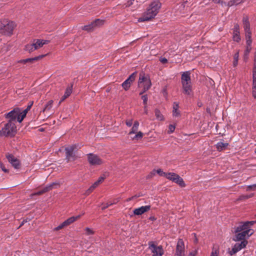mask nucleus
<instances>
[{
    "label": "nucleus",
    "instance_id": "60",
    "mask_svg": "<svg viewBox=\"0 0 256 256\" xmlns=\"http://www.w3.org/2000/svg\"><path fill=\"white\" fill-rule=\"evenodd\" d=\"M252 88H254V89L256 88V80H255V81H253Z\"/></svg>",
    "mask_w": 256,
    "mask_h": 256
},
{
    "label": "nucleus",
    "instance_id": "39",
    "mask_svg": "<svg viewBox=\"0 0 256 256\" xmlns=\"http://www.w3.org/2000/svg\"><path fill=\"white\" fill-rule=\"evenodd\" d=\"M85 230H86V234L87 235H91V234H94V231L92 229H90L88 228H86Z\"/></svg>",
    "mask_w": 256,
    "mask_h": 256
},
{
    "label": "nucleus",
    "instance_id": "64",
    "mask_svg": "<svg viewBox=\"0 0 256 256\" xmlns=\"http://www.w3.org/2000/svg\"><path fill=\"white\" fill-rule=\"evenodd\" d=\"M253 76H256V68H253Z\"/></svg>",
    "mask_w": 256,
    "mask_h": 256
},
{
    "label": "nucleus",
    "instance_id": "42",
    "mask_svg": "<svg viewBox=\"0 0 256 256\" xmlns=\"http://www.w3.org/2000/svg\"><path fill=\"white\" fill-rule=\"evenodd\" d=\"M0 168H1L3 172H4L7 173L8 172V170L5 168L4 166V164L2 163V162L0 160Z\"/></svg>",
    "mask_w": 256,
    "mask_h": 256
},
{
    "label": "nucleus",
    "instance_id": "47",
    "mask_svg": "<svg viewBox=\"0 0 256 256\" xmlns=\"http://www.w3.org/2000/svg\"><path fill=\"white\" fill-rule=\"evenodd\" d=\"M112 204H113L112 203L108 202L106 204L104 205V206L102 207V210H104L107 208H108L110 206H112Z\"/></svg>",
    "mask_w": 256,
    "mask_h": 256
},
{
    "label": "nucleus",
    "instance_id": "53",
    "mask_svg": "<svg viewBox=\"0 0 256 256\" xmlns=\"http://www.w3.org/2000/svg\"><path fill=\"white\" fill-rule=\"evenodd\" d=\"M242 21H243V24H245L246 22V23L249 22L248 18L247 16L244 17Z\"/></svg>",
    "mask_w": 256,
    "mask_h": 256
},
{
    "label": "nucleus",
    "instance_id": "51",
    "mask_svg": "<svg viewBox=\"0 0 256 256\" xmlns=\"http://www.w3.org/2000/svg\"><path fill=\"white\" fill-rule=\"evenodd\" d=\"M218 252L216 250H213L211 253L210 256H218Z\"/></svg>",
    "mask_w": 256,
    "mask_h": 256
},
{
    "label": "nucleus",
    "instance_id": "55",
    "mask_svg": "<svg viewBox=\"0 0 256 256\" xmlns=\"http://www.w3.org/2000/svg\"><path fill=\"white\" fill-rule=\"evenodd\" d=\"M252 94L254 98H256V88H252Z\"/></svg>",
    "mask_w": 256,
    "mask_h": 256
},
{
    "label": "nucleus",
    "instance_id": "43",
    "mask_svg": "<svg viewBox=\"0 0 256 256\" xmlns=\"http://www.w3.org/2000/svg\"><path fill=\"white\" fill-rule=\"evenodd\" d=\"M156 170H152L147 176V178H150L154 176L156 174Z\"/></svg>",
    "mask_w": 256,
    "mask_h": 256
},
{
    "label": "nucleus",
    "instance_id": "17",
    "mask_svg": "<svg viewBox=\"0 0 256 256\" xmlns=\"http://www.w3.org/2000/svg\"><path fill=\"white\" fill-rule=\"evenodd\" d=\"M136 75V72L132 73L125 81H124V82H122V86L124 90H127L129 89L131 84L134 80Z\"/></svg>",
    "mask_w": 256,
    "mask_h": 256
},
{
    "label": "nucleus",
    "instance_id": "29",
    "mask_svg": "<svg viewBox=\"0 0 256 256\" xmlns=\"http://www.w3.org/2000/svg\"><path fill=\"white\" fill-rule=\"evenodd\" d=\"M143 133L141 132H137L134 136L132 137V140H138L141 139L143 136Z\"/></svg>",
    "mask_w": 256,
    "mask_h": 256
},
{
    "label": "nucleus",
    "instance_id": "38",
    "mask_svg": "<svg viewBox=\"0 0 256 256\" xmlns=\"http://www.w3.org/2000/svg\"><path fill=\"white\" fill-rule=\"evenodd\" d=\"M233 32L239 33L240 32V26L238 24H234L233 28Z\"/></svg>",
    "mask_w": 256,
    "mask_h": 256
},
{
    "label": "nucleus",
    "instance_id": "37",
    "mask_svg": "<svg viewBox=\"0 0 256 256\" xmlns=\"http://www.w3.org/2000/svg\"><path fill=\"white\" fill-rule=\"evenodd\" d=\"M138 128L136 126H132L130 131V132L128 134L131 135L133 134H136L138 132Z\"/></svg>",
    "mask_w": 256,
    "mask_h": 256
},
{
    "label": "nucleus",
    "instance_id": "61",
    "mask_svg": "<svg viewBox=\"0 0 256 256\" xmlns=\"http://www.w3.org/2000/svg\"><path fill=\"white\" fill-rule=\"evenodd\" d=\"M196 251H195L194 252H192L190 253L189 256H195L196 255Z\"/></svg>",
    "mask_w": 256,
    "mask_h": 256
},
{
    "label": "nucleus",
    "instance_id": "22",
    "mask_svg": "<svg viewBox=\"0 0 256 256\" xmlns=\"http://www.w3.org/2000/svg\"><path fill=\"white\" fill-rule=\"evenodd\" d=\"M172 116L174 117H180L181 116L180 112L179 110V104L176 102L173 103L172 106Z\"/></svg>",
    "mask_w": 256,
    "mask_h": 256
},
{
    "label": "nucleus",
    "instance_id": "6",
    "mask_svg": "<svg viewBox=\"0 0 256 256\" xmlns=\"http://www.w3.org/2000/svg\"><path fill=\"white\" fill-rule=\"evenodd\" d=\"M152 84L150 79L146 76L144 74L140 73V74L138 86L140 88H142V91L140 92V94L148 90L151 86Z\"/></svg>",
    "mask_w": 256,
    "mask_h": 256
},
{
    "label": "nucleus",
    "instance_id": "35",
    "mask_svg": "<svg viewBox=\"0 0 256 256\" xmlns=\"http://www.w3.org/2000/svg\"><path fill=\"white\" fill-rule=\"evenodd\" d=\"M240 2H241L239 1L238 0H230L228 3V6H230L234 4L237 5Z\"/></svg>",
    "mask_w": 256,
    "mask_h": 256
},
{
    "label": "nucleus",
    "instance_id": "48",
    "mask_svg": "<svg viewBox=\"0 0 256 256\" xmlns=\"http://www.w3.org/2000/svg\"><path fill=\"white\" fill-rule=\"evenodd\" d=\"M134 0H130L125 4L126 7H128L133 4V2Z\"/></svg>",
    "mask_w": 256,
    "mask_h": 256
},
{
    "label": "nucleus",
    "instance_id": "18",
    "mask_svg": "<svg viewBox=\"0 0 256 256\" xmlns=\"http://www.w3.org/2000/svg\"><path fill=\"white\" fill-rule=\"evenodd\" d=\"M57 186H60V184L56 182H53L45 187L42 190H39L35 193L32 194V196L42 195L46 192L50 191L54 188H57Z\"/></svg>",
    "mask_w": 256,
    "mask_h": 256
},
{
    "label": "nucleus",
    "instance_id": "57",
    "mask_svg": "<svg viewBox=\"0 0 256 256\" xmlns=\"http://www.w3.org/2000/svg\"><path fill=\"white\" fill-rule=\"evenodd\" d=\"M254 188H256V184L249 186L248 188V190L252 189Z\"/></svg>",
    "mask_w": 256,
    "mask_h": 256
},
{
    "label": "nucleus",
    "instance_id": "14",
    "mask_svg": "<svg viewBox=\"0 0 256 256\" xmlns=\"http://www.w3.org/2000/svg\"><path fill=\"white\" fill-rule=\"evenodd\" d=\"M20 109L19 108H15L12 111L5 114L6 118L9 120L8 122H14L18 118V114H20Z\"/></svg>",
    "mask_w": 256,
    "mask_h": 256
},
{
    "label": "nucleus",
    "instance_id": "41",
    "mask_svg": "<svg viewBox=\"0 0 256 256\" xmlns=\"http://www.w3.org/2000/svg\"><path fill=\"white\" fill-rule=\"evenodd\" d=\"M246 40H251V32L249 30L248 32L246 31Z\"/></svg>",
    "mask_w": 256,
    "mask_h": 256
},
{
    "label": "nucleus",
    "instance_id": "31",
    "mask_svg": "<svg viewBox=\"0 0 256 256\" xmlns=\"http://www.w3.org/2000/svg\"><path fill=\"white\" fill-rule=\"evenodd\" d=\"M233 40L236 42H240L241 38L239 33L233 32Z\"/></svg>",
    "mask_w": 256,
    "mask_h": 256
},
{
    "label": "nucleus",
    "instance_id": "1",
    "mask_svg": "<svg viewBox=\"0 0 256 256\" xmlns=\"http://www.w3.org/2000/svg\"><path fill=\"white\" fill-rule=\"evenodd\" d=\"M255 222V221L242 222L238 226H234V232L236 234L233 240L234 241L246 240V238H248L254 234V230L250 228V226Z\"/></svg>",
    "mask_w": 256,
    "mask_h": 256
},
{
    "label": "nucleus",
    "instance_id": "23",
    "mask_svg": "<svg viewBox=\"0 0 256 256\" xmlns=\"http://www.w3.org/2000/svg\"><path fill=\"white\" fill-rule=\"evenodd\" d=\"M49 41L46 40H36L34 42V44L35 49L37 50L41 47H42L44 44H48Z\"/></svg>",
    "mask_w": 256,
    "mask_h": 256
},
{
    "label": "nucleus",
    "instance_id": "16",
    "mask_svg": "<svg viewBox=\"0 0 256 256\" xmlns=\"http://www.w3.org/2000/svg\"><path fill=\"white\" fill-rule=\"evenodd\" d=\"M184 244L182 239L178 240L174 256H184Z\"/></svg>",
    "mask_w": 256,
    "mask_h": 256
},
{
    "label": "nucleus",
    "instance_id": "40",
    "mask_svg": "<svg viewBox=\"0 0 256 256\" xmlns=\"http://www.w3.org/2000/svg\"><path fill=\"white\" fill-rule=\"evenodd\" d=\"M244 24V31H249L250 30V24L249 22L248 23H245V24Z\"/></svg>",
    "mask_w": 256,
    "mask_h": 256
},
{
    "label": "nucleus",
    "instance_id": "26",
    "mask_svg": "<svg viewBox=\"0 0 256 256\" xmlns=\"http://www.w3.org/2000/svg\"><path fill=\"white\" fill-rule=\"evenodd\" d=\"M36 58H28L24 59V60H18V62L22 63V64H26V63L32 64L34 62L36 61Z\"/></svg>",
    "mask_w": 256,
    "mask_h": 256
},
{
    "label": "nucleus",
    "instance_id": "62",
    "mask_svg": "<svg viewBox=\"0 0 256 256\" xmlns=\"http://www.w3.org/2000/svg\"><path fill=\"white\" fill-rule=\"evenodd\" d=\"M99 184H100L98 183V182L96 181L92 185H94L96 188Z\"/></svg>",
    "mask_w": 256,
    "mask_h": 256
},
{
    "label": "nucleus",
    "instance_id": "7",
    "mask_svg": "<svg viewBox=\"0 0 256 256\" xmlns=\"http://www.w3.org/2000/svg\"><path fill=\"white\" fill-rule=\"evenodd\" d=\"M76 148V146L74 145L70 146L65 148L66 158L68 162L74 161L79 158L76 152H74Z\"/></svg>",
    "mask_w": 256,
    "mask_h": 256
},
{
    "label": "nucleus",
    "instance_id": "3",
    "mask_svg": "<svg viewBox=\"0 0 256 256\" xmlns=\"http://www.w3.org/2000/svg\"><path fill=\"white\" fill-rule=\"evenodd\" d=\"M181 82L183 93L188 96L192 95V83L190 72H185L182 74Z\"/></svg>",
    "mask_w": 256,
    "mask_h": 256
},
{
    "label": "nucleus",
    "instance_id": "32",
    "mask_svg": "<svg viewBox=\"0 0 256 256\" xmlns=\"http://www.w3.org/2000/svg\"><path fill=\"white\" fill-rule=\"evenodd\" d=\"M155 116L156 117V118L160 120H164L163 116L160 113V111L158 110H156Z\"/></svg>",
    "mask_w": 256,
    "mask_h": 256
},
{
    "label": "nucleus",
    "instance_id": "5",
    "mask_svg": "<svg viewBox=\"0 0 256 256\" xmlns=\"http://www.w3.org/2000/svg\"><path fill=\"white\" fill-rule=\"evenodd\" d=\"M16 132V126L14 122H8L0 131V136H13Z\"/></svg>",
    "mask_w": 256,
    "mask_h": 256
},
{
    "label": "nucleus",
    "instance_id": "9",
    "mask_svg": "<svg viewBox=\"0 0 256 256\" xmlns=\"http://www.w3.org/2000/svg\"><path fill=\"white\" fill-rule=\"evenodd\" d=\"M148 248L152 253V256H162L164 250L162 246H156L153 242H148Z\"/></svg>",
    "mask_w": 256,
    "mask_h": 256
},
{
    "label": "nucleus",
    "instance_id": "10",
    "mask_svg": "<svg viewBox=\"0 0 256 256\" xmlns=\"http://www.w3.org/2000/svg\"><path fill=\"white\" fill-rule=\"evenodd\" d=\"M165 178H166L172 181L173 182L176 183L181 187H184L186 186V184L183 179L182 178H180L178 174L175 173H166Z\"/></svg>",
    "mask_w": 256,
    "mask_h": 256
},
{
    "label": "nucleus",
    "instance_id": "49",
    "mask_svg": "<svg viewBox=\"0 0 256 256\" xmlns=\"http://www.w3.org/2000/svg\"><path fill=\"white\" fill-rule=\"evenodd\" d=\"M160 61L163 64H166L168 62V60L165 58H160Z\"/></svg>",
    "mask_w": 256,
    "mask_h": 256
},
{
    "label": "nucleus",
    "instance_id": "34",
    "mask_svg": "<svg viewBox=\"0 0 256 256\" xmlns=\"http://www.w3.org/2000/svg\"><path fill=\"white\" fill-rule=\"evenodd\" d=\"M156 173L158 174L160 176L164 177H166V173L164 172L160 168L156 170Z\"/></svg>",
    "mask_w": 256,
    "mask_h": 256
},
{
    "label": "nucleus",
    "instance_id": "58",
    "mask_svg": "<svg viewBox=\"0 0 256 256\" xmlns=\"http://www.w3.org/2000/svg\"><path fill=\"white\" fill-rule=\"evenodd\" d=\"M31 106H30L29 104L27 108L26 109H25L24 111H26V114L28 113V112L30 110L31 108Z\"/></svg>",
    "mask_w": 256,
    "mask_h": 256
},
{
    "label": "nucleus",
    "instance_id": "36",
    "mask_svg": "<svg viewBox=\"0 0 256 256\" xmlns=\"http://www.w3.org/2000/svg\"><path fill=\"white\" fill-rule=\"evenodd\" d=\"M252 196H253V194H250L249 195L246 194V195L241 196L240 197V200H243L248 199L250 198H252Z\"/></svg>",
    "mask_w": 256,
    "mask_h": 256
},
{
    "label": "nucleus",
    "instance_id": "30",
    "mask_svg": "<svg viewBox=\"0 0 256 256\" xmlns=\"http://www.w3.org/2000/svg\"><path fill=\"white\" fill-rule=\"evenodd\" d=\"M52 104H53V100H49L48 102V103L46 104V105L44 108L43 110V111L46 112V111L50 110L52 106Z\"/></svg>",
    "mask_w": 256,
    "mask_h": 256
},
{
    "label": "nucleus",
    "instance_id": "56",
    "mask_svg": "<svg viewBox=\"0 0 256 256\" xmlns=\"http://www.w3.org/2000/svg\"><path fill=\"white\" fill-rule=\"evenodd\" d=\"M133 126H136V127L137 128H138V126H139V122H138V121H135L134 122V124H133Z\"/></svg>",
    "mask_w": 256,
    "mask_h": 256
},
{
    "label": "nucleus",
    "instance_id": "63",
    "mask_svg": "<svg viewBox=\"0 0 256 256\" xmlns=\"http://www.w3.org/2000/svg\"><path fill=\"white\" fill-rule=\"evenodd\" d=\"M150 220H152V221H154L155 220H156V218L154 217V216H150Z\"/></svg>",
    "mask_w": 256,
    "mask_h": 256
},
{
    "label": "nucleus",
    "instance_id": "50",
    "mask_svg": "<svg viewBox=\"0 0 256 256\" xmlns=\"http://www.w3.org/2000/svg\"><path fill=\"white\" fill-rule=\"evenodd\" d=\"M126 124L128 126H131L132 124V120H127L126 122Z\"/></svg>",
    "mask_w": 256,
    "mask_h": 256
},
{
    "label": "nucleus",
    "instance_id": "59",
    "mask_svg": "<svg viewBox=\"0 0 256 256\" xmlns=\"http://www.w3.org/2000/svg\"><path fill=\"white\" fill-rule=\"evenodd\" d=\"M144 112L145 114H148V109H147V106H144Z\"/></svg>",
    "mask_w": 256,
    "mask_h": 256
},
{
    "label": "nucleus",
    "instance_id": "27",
    "mask_svg": "<svg viewBox=\"0 0 256 256\" xmlns=\"http://www.w3.org/2000/svg\"><path fill=\"white\" fill-rule=\"evenodd\" d=\"M26 111H22V112H20V114H18V116L17 120L19 122H21L26 116Z\"/></svg>",
    "mask_w": 256,
    "mask_h": 256
},
{
    "label": "nucleus",
    "instance_id": "44",
    "mask_svg": "<svg viewBox=\"0 0 256 256\" xmlns=\"http://www.w3.org/2000/svg\"><path fill=\"white\" fill-rule=\"evenodd\" d=\"M142 98L143 100V104L144 106H147L148 96L146 95H144L142 96Z\"/></svg>",
    "mask_w": 256,
    "mask_h": 256
},
{
    "label": "nucleus",
    "instance_id": "4",
    "mask_svg": "<svg viewBox=\"0 0 256 256\" xmlns=\"http://www.w3.org/2000/svg\"><path fill=\"white\" fill-rule=\"evenodd\" d=\"M16 24L12 21L8 20H2L0 22V33L4 35L10 36L12 34V32Z\"/></svg>",
    "mask_w": 256,
    "mask_h": 256
},
{
    "label": "nucleus",
    "instance_id": "13",
    "mask_svg": "<svg viewBox=\"0 0 256 256\" xmlns=\"http://www.w3.org/2000/svg\"><path fill=\"white\" fill-rule=\"evenodd\" d=\"M6 156L8 162L16 169H18L20 166V162L18 159L14 157V155L10 153H6Z\"/></svg>",
    "mask_w": 256,
    "mask_h": 256
},
{
    "label": "nucleus",
    "instance_id": "54",
    "mask_svg": "<svg viewBox=\"0 0 256 256\" xmlns=\"http://www.w3.org/2000/svg\"><path fill=\"white\" fill-rule=\"evenodd\" d=\"M46 55H41V56H36V57H34V58H36V60H38L42 58H44Z\"/></svg>",
    "mask_w": 256,
    "mask_h": 256
},
{
    "label": "nucleus",
    "instance_id": "11",
    "mask_svg": "<svg viewBox=\"0 0 256 256\" xmlns=\"http://www.w3.org/2000/svg\"><path fill=\"white\" fill-rule=\"evenodd\" d=\"M84 214V213H82L81 215H78L76 216H72V217L68 218V219H67L66 220L64 221L62 223L60 224L58 226L55 228H54V230L58 231V230H60L63 228H64L66 226H67L70 225V224H72L76 220H78L81 217V216L82 215Z\"/></svg>",
    "mask_w": 256,
    "mask_h": 256
},
{
    "label": "nucleus",
    "instance_id": "8",
    "mask_svg": "<svg viewBox=\"0 0 256 256\" xmlns=\"http://www.w3.org/2000/svg\"><path fill=\"white\" fill-rule=\"evenodd\" d=\"M88 161L90 166H98L103 164V160L98 155L92 153L86 154Z\"/></svg>",
    "mask_w": 256,
    "mask_h": 256
},
{
    "label": "nucleus",
    "instance_id": "46",
    "mask_svg": "<svg viewBox=\"0 0 256 256\" xmlns=\"http://www.w3.org/2000/svg\"><path fill=\"white\" fill-rule=\"evenodd\" d=\"M93 190L91 187H90V188L86 191L84 194L86 196H88Z\"/></svg>",
    "mask_w": 256,
    "mask_h": 256
},
{
    "label": "nucleus",
    "instance_id": "24",
    "mask_svg": "<svg viewBox=\"0 0 256 256\" xmlns=\"http://www.w3.org/2000/svg\"><path fill=\"white\" fill-rule=\"evenodd\" d=\"M228 146V142H220L216 144V147L218 151L220 152L226 150Z\"/></svg>",
    "mask_w": 256,
    "mask_h": 256
},
{
    "label": "nucleus",
    "instance_id": "15",
    "mask_svg": "<svg viewBox=\"0 0 256 256\" xmlns=\"http://www.w3.org/2000/svg\"><path fill=\"white\" fill-rule=\"evenodd\" d=\"M104 24V20L100 19H96L94 22H92L90 24L84 26L83 28V30L90 31L96 26H99L102 25Z\"/></svg>",
    "mask_w": 256,
    "mask_h": 256
},
{
    "label": "nucleus",
    "instance_id": "19",
    "mask_svg": "<svg viewBox=\"0 0 256 256\" xmlns=\"http://www.w3.org/2000/svg\"><path fill=\"white\" fill-rule=\"evenodd\" d=\"M248 244L247 240H243L240 243H236L234 247L232 248V250L230 252V254L231 256L235 254L242 248H244Z\"/></svg>",
    "mask_w": 256,
    "mask_h": 256
},
{
    "label": "nucleus",
    "instance_id": "52",
    "mask_svg": "<svg viewBox=\"0 0 256 256\" xmlns=\"http://www.w3.org/2000/svg\"><path fill=\"white\" fill-rule=\"evenodd\" d=\"M105 178L106 176H100V178H99L97 182H98V183L100 184L104 181Z\"/></svg>",
    "mask_w": 256,
    "mask_h": 256
},
{
    "label": "nucleus",
    "instance_id": "28",
    "mask_svg": "<svg viewBox=\"0 0 256 256\" xmlns=\"http://www.w3.org/2000/svg\"><path fill=\"white\" fill-rule=\"evenodd\" d=\"M25 50L26 51H28L29 52H31L34 50H36L35 49V46L34 44H28L25 46Z\"/></svg>",
    "mask_w": 256,
    "mask_h": 256
},
{
    "label": "nucleus",
    "instance_id": "25",
    "mask_svg": "<svg viewBox=\"0 0 256 256\" xmlns=\"http://www.w3.org/2000/svg\"><path fill=\"white\" fill-rule=\"evenodd\" d=\"M252 43V40H248L246 42V46L244 51V56H248L252 50L251 44Z\"/></svg>",
    "mask_w": 256,
    "mask_h": 256
},
{
    "label": "nucleus",
    "instance_id": "33",
    "mask_svg": "<svg viewBox=\"0 0 256 256\" xmlns=\"http://www.w3.org/2000/svg\"><path fill=\"white\" fill-rule=\"evenodd\" d=\"M238 57H239V52H238L234 54V60L233 62V65L234 66H236L238 65Z\"/></svg>",
    "mask_w": 256,
    "mask_h": 256
},
{
    "label": "nucleus",
    "instance_id": "45",
    "mask_svg": "<svg viewBox=\"0 0 256 256\" xmlns=\"http://www.w3.org/2000/svg\"><path fill=\"white\" fill-rule=\"evenodd\" d=\"M175 130V126L172 124L170 125L168 128V132L172 133Z\"/></svg>",
    "mask_w": 256,
    "mask_h": 256
},
{
    "label": "nucleus",
    "instance_id": "2",
    "mask_svg": "<svg viewBox=\"0 0 256 256\" xmlns=\"http://www.w3.org/2000/svg\"><path fill=\"white\" fill-rule=\"evenodd\" d=\"M161 7V4L158 1H154L152 2L146 10L143 13L142 16L138 18V22H144L149 21L154 18L158 14Z\"/></svg>",
    "mask_w": 256,
    "mask_h": 256
},
{
    "label": "nucleus",
    "instance_id": "12",
    "mask_svg": "<svg viewBox=\"0 0 256 256\" xmlns=\"http://www.w3.org/2000/svg\"><path fill=\"white\" fill-rule=\"evenodd\" d=\"M6 156L8 162L16 169H18L20 166V162L18 159L14 157V155L10 153H6Z\"/></svg>",
    "mask_w": 256,
    "mask_h": 256
},
{
    "label": "nucleus",
    "instance_id": "21",
    "mask_svg": "<svg viewBox=\"0 0 256 256\" xmlns=\"http://www.w3.org/2000/svg\"><path fill=\"white\" fill-rule=\"evenodd\" d=\"M73 84H71L70 86H68L64 94L62 96L59 102V104L64 102L66 98H68L72 93Z\"/></svg>",
    "mask_w": 256,
    "mask_h": 256
},
{
    "label": "nucleus",
    "instance_id": "20",
    "mask_svg": "<svg viewBox=\"0 0 256 256\" xmlns=\"http://www.w3.org/2000/svg\"><path fill=\"white\" fill-rule=\"evenodd\" d=\"M150 209V205L142 206L138 208H135L134 210V215L140 216L148 211Z\"/></svg>",
    "mask_w": 256,
    "mask_h": 256
}]
</instances>
